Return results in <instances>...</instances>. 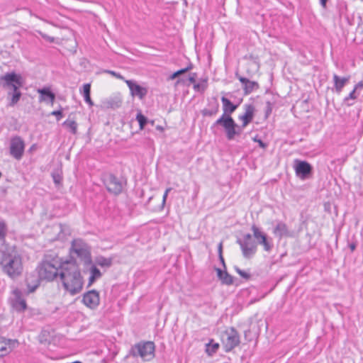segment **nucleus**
<instances>
[{"mask_svg":"<svg viewBox=\"0 0 363 363\" xmlns=\"http://www.w3.org/2000/svg\"><path fill=\"white\" fill-rule=\"evenodd\" d=\"M52 177L54 183L57 186L61 184L62 181V177L59 172H53L52 174Z\"/></svg>","mask_w":363,"mask_h":363,"instance_id":"obj_36","label":"nucleus"},{"mask_svg":"<svg viewBox=\"0 0 363 363\" xmlns=\"http://www.w3.org/2000/svg\"><path fill=\"white\" fill-rule=\"evenodd\" d=\"M272 108L273 104L270 101H267L265 108V116L267 118L272 113Z\"/></svg>","mask_w":363,"mask_h":363,"instance_id":"obj_39","label":"nucleus"},{"mask_svg":"<svg viewBox=\"0 0 363 363\" xmlns=\"http://www.w3.org/2000/svg\"><path fill=\"white\" fill-rule=\"evenodd\" d=\"M103 182L107 191L111 194L118 195L123 191V182L113 174H104Z\"/></svg>","mask_w":363,"mask_h":363,"instance_id":"obj_7","label":"nucleus"},{"mask_svg":"<svg viewBox=\"0 0 363 363\" xmlns=\"http://www.w3.org/2000/svg\"><path fill=\"white\" fill-rule=\"evenodd\" d=\"M225 135L228 140H232L235 138L236 135H240L242 132V128H240L235 122L230 128H228L225 131Z\"/></svg>","mask_w":363,"mask_h":363,"instance_id":"obj_26","label":"nucleus"},{"mask_svg":"<svg viewBox=\"0 0 363 363\" xmlns=\"http://www.w3.org/2000/svg\"><path fill=\"white\" fill-rule=\"evenodd\" d=\"M237 243L240 245L245 258H251L257 252V243L250 233H247L242 238L238 239Z\"/></svg>","mask_w":363,"mask_h":363,"instance_id":"obj_5","label":"nucleus"},{"mask_svg":"<svg viewBox=\"0 0 363 363\" xmlns=\"http://www.w3.org/2000/svg\"><path fill=\"white\" fill-rule=\"evenodd\" d=\"M294 167L296 176L301 179H308L312 174V166L306 161L296 160Z\"/></svg>","mask_w":363,"mask_h":363,"instance_id":"obj_14","label":"nucleus"},{"mask_svg":"<svg viewBox=\"0 0 363 363\" xmlns=\"http://www.w3.org/2000/svg\"><path fill=\"white\" fill-rule=\"evenodd\" d=\"M208 105L210 108H206L201 111L202 115L209 117L216 115L219 111V104L216 99H213V101Z\"/></svg>","mask_w":363,"mask_h":363,"instance_id":"obj_25","label":"nucleus"},{"mask_svg":"<svg viewBox=\"0 0 363 363\" xmlns=\"http://www.w3.org/2000/svg\"><path fill=\"white\" fill-rule=\"evenodd\" d=\"M39 33L40 34V35L42 36L43 38L45 39V40H49L50 42H53L54 41V38H52V37H50L48 36V35L46 34H44L42 32H39Z\"/></svg>","mask_w":363,"mask_h":363,"instance_id":"obj_46","label":"nucleus"},{"mask_svg":"<svg viewBox=\"0 0 363 363\" xmlns=\"http://www.w3.org/2000/svg\"><path fill=\"white\" fill-rule=\"evenodd\" d=\"M219 259H220L221 264H223V267L225 269L226 266H225V261H224V258L223 257V255H220Z\"/></svg>","mask_w":363,"mask_h":363,"instance_id":"obj_50","label":"nucleus"},{"mask_svg":"<svg viewBox=\"0 0 363 363\" xmlns=\"http://www.w3.org/2000/svg\"><path fill=\"white\" fill-rule=\"evenodd\" d=\"M334 87L337 93L340 94L343 87L349 82L350 77H340L337 74H333Z\"/></svg>","mask_w":363,"mask_h":363,"instance_id":"obj_24","label":"nucleus"},{"mask_svg":"<svg viewBox=\"0 0 363 363\" xmlns=\"http://www.w3.org/2000/svg\"><path fill=\"white\" fill-rule=\"evenodd\" d=\"M236 77L242 83L244 94L245 95L251 94L253 91L257 90L259 87V84L257 82L250 81L246 77L238 76V74H236Z\"/></svg>","mask_w":363,"mask_h":363,"instance_id":"obj_20","label":"nucleus"},{"mask_svg":"<svg viewBox=\"0 0 363 363\" xmlns=\"http://www.w3.org/2000/svg\"><path fill=\"white\" fill-rule=\"evenodd\" d=\"M194 88L196 91H203L207 88V82L205 80L201 83L194 84Z\"/></svg>","mask_w":363,"mask_h":363,"instance_id":"obj_37","label":"nucleus"},{"mask_svg":"<svg viewBox=\"0 0 363 363\" xmlns=\"http://www.w3.org/2000/svg\"><path fill=\"white\" fill-rule=\"evenodd\" d=\"M197 74L196 73H191L189 76V80L191 83L195 84Z\"/></svg>","mask_w":363,"mask_h":363,"instance_id":"obj_45","label":"nucleus"},{"mask_svg":"<svg viewBox=\"0 0 363 363\" xmlns=\"http://www.w3.org/2000/svg\"><path fill=\"white\" fill-rule=\"evenodd\" d=\"M255 141L257 142L259 147H262V148H265L267 147V145L261 140H257V139H255Z\"/></svg>","mask_w":363,"mask_h":363,"instance_id":"obj_47","label":"nucleus"},{"mask_svg":"<svg viewBox=\"0 0 363 363\" xmlns=\"http://www.w3.org/2000/svg\"><path fill=\"white\" fill-rule=\"evenodd\" d=\"M25 149V143L20 136H14L10 142V154L16 160H21Z\"/></svg>","mask_w":363,"mask_h":363,"instance_id":"obj_13","label":"nucleus"},{"mask_svg":"<svg viewBox=\"0 0 363 363\" xmlns=\"http://www.w3.org/2000/svg\"><path fill=\"white\" fill-rule=\"evenodd\" d=\"M235 121L232 117H223L220 116L218 119H217L211 125V129L217 127L218 125L222 126L225 131L230 128L233 124H234Z\"/></svg>","mask_w":363,"mask_h":363,"instance_id":"obj_23","label":"nucleus"},{"mask_svg":"<svg viewBox=\"0 0 363 363\" xmlns=\"http://www.w3.org/2000/svg\"><path fill=\"white\" fill-rule=\"evenodd\" d=\"M62 125L67 128L70 133L72 134H76L77 130V123L76 121L73 120H66L63 123Z\"/></svg>","mask_w":363,"mask_h":363,"instance_id":"obj_29","label":"nucleus"},{"mask_svg":"<svg viewBox=\"0 0 363 363\" xmlns=\"http://www.w3.org/2000/svg\"><path fill=\"white\" fill-rule=\"evenodd\" d=\"M59 278L65 290L72 296L79 294L83 288V278L75 261L62 262Z\"/></svg>","mask_w":363,"mask_h":363,"instance_id":"obj_1","label":"nucleus"},{"mask_svg":"<svg viewBox=\"0 0 363 363\" xmlns=\"http://www.w3.org/2000/svg\"><path fill=\"white\" fill-rule=\"evenodd\" d=\"M234 269L242 278L246 280L250 279L251 275L248 272L243 271L237 266L234 267Z\"/></svg>","mask_w":363,"mask_h":363,"instance_id":"obj_35","label":"nucleus"},{"mask_svg":"<svg viewBox=\"0 0 363 363\" xmlns=\"http://www.w3.org/2000/svg\"><path fill=\"white\" fill-rule=\"evenodd\" d=\"M12 296L10 298V304L12 308L18 313L24 312L27 309L28 306L23 292L16 288L12 291Z\"/></svg>","mask_w":363,"mask_h":363,"instance_id":"obj_10","label":"nucleus"},{"mask_svg":"<svg viewBox=\"0 0 363 363\" xmlns=\"http://www.w3.org/2000/svg\"><path fill=\"white\" fill-rule=\"evenodd\" d=\"M192 68V66L191 65H189L184 69H181L175 72H174L170 77H169V79H174L175 78L178 77L179 76L187 72L188 71H189L190 69H191Z\"/></svg>","mask_w":363,"mask_h":363,"instance_id":"obj_33","label":"nucleus"},{"mask_svg":"<svg viewBox=\"0 0 363 363\" xmlns=\"http://www.w3.org/2000/svg\"><path fill=\"white\" fill-rule=\"evenodd\" d=\"M63 262H60L57 258H50L46 257L36 267V272L43 281H52L60 276L61 265Z\"/></svg>","mask_w":363,"mask_h":363,"instance_id":"obj_3","label":"nucleus"},{"mask_svg":"<svg viewBox=\"0 0 363 363\" xmlns=\"http://www.w3.org/2000/svg\"><path fill=\"white\" fill-rule=\"evenodd\" d=\"M0 86L4 88L10 87L13 92L19 91L18 89L22 86V77L14 72H7L0 77Z\"/></svg>","mask_w":363,"mask_h":363,"instance_id":"obj_8","label":"nucleus"},{"mask_svg":"<svg viewBox=\"0 0 363 363\" xmlns=\"http://www.w3.org/2000/svg\"><path fill=\"white\" fill-rule=\"evenodd\" d=\"M251 230L253 233V237L256 240L257 245H260L266 252H270L273 248L272 239L269 238L267 235L262 231L257 226L253 225L251 227Z\"/></svg>","mask_w":363,"mask_h":363,"instance_id":"obj_9","label":"nucleus"},{"mask_svg":"<svg viewBox=\"0 0 363 363\" xmlns=\"http://www.w3.org/2000/svg\"><path fill=\"white\" fill-rule=\"evenodd\" d=\"M223 104V113L221 116L231 117V114L237 109L238 105L233 104L225 96L221 98Z\"/></svg>","mask_w":363,"mask_h":363,"instance_id":"obj_22","label":"nucleus"},{"mask_svg":"<svg viewBox=\"0 0 363 363\" xmlns=\"http://www.w3.org/2000/svg\"><path fill=\"white\" fill-rule=\"evenodd\" d=\"M72 363H82V362H79V361H75V362H72Z\"/></svg>","mask_w":363,"mask_h":363,"instance_id":"obj_55","label":"nucleus"},{"mask_svg":"<svg viewBox=\"0 0 363 363\" xmlns=\"http://www.w3.org/2000/svg\"><path fill=\"white\" fill-rule=\"evenodd\" d=\"M96 262L98 265L103 267H109L112 264V259L104 257H99L96 259Z\"/></svg>","mask_w":363,"mask_h":363,"instance_id":"obj_30","label":"nucleus"},{"mask_svg":"<svg viewBox=\"0 0 363 363\" xmlns=\"http://www.w3.org/2000/svg\"><path fill=\"white\" fill-rule=\"evenodd\" d=\"M328 0H320V4L321 6L324 9L326 8V4Z\"/></svg>","mask_w":363,"mask_h":363,"instance_id":"obj_49","label":"nucleus"},{"mask_svg":"<svg viewBox=\"0 0 363 363\" xmlns=\"http://www.w3.org/2000/svg\"><path fill=\"white\" fill-rule=\"evenodd\" d=\"M40 281H43L40 276L34 273H30L26 276V284L27 286L28 294L33 293L39 287Z\"/></svg>","mask_w":363,"mask_h":363,"instance_id":"obj_17","label":"nucleus"},{"mask_svg":"<svg viewBox=\"0 0 363 363\" xmlns=\"http://www.w3.org/2000/svg\"><path fill=\"white\" fill-rule=\"evenodd\" d=\"M83 96L90 95L91 94V85L90 84H85L83 86V90L82 92Z\"/></svg>","mask_w":363,"mask_h":363,"instance_id":"obj_40","label":"nucleus"},{"mask_svg":"<svg viewBox=\"0 0 363 363\" xmlns=\"http://www.w3.org/2000/svg\"><path fill=\"white\" fill-rule=\"evenodd\" d=\"M71 250L72 252L76 254V255L85 263L91 262L89 247L82 239H74L72 242Z\"/></svg>","mask_w":363,"mask_h":363,"instance_id":"obj_6","label":"nucleus"},{"mask_svg":"<svg viewBox=\"0 0 363 363\" xmlns=\"http://www.w3.org/2000/svg\"><path fill=\"white\" fill-rule=\"evenodd\" d=\"M171 191V188H168L165 190L164 193V195L162 196V204L164 205L166 202V200H167V196H168V194L169 192Z\"/></svg>","mask_w":363,"mask_h":363,"instance_id":"obj_43","label":"nucleus"},{"mask_svg":"<svg viewBox=\"0 0 363 363\" xmlns=\"http://www.w3.org/2000/svg\"><path fill=\"white\" fill-rule=\"evenodd\" d=\"M125 82L130 89L131 96L143 99L147 95V88L140 86L135 81L127 79Z\"/></svg>","mask_w":363,"mask_h":363,"instance_id":"obj_16","label":"nucleus"},{"mask_svg":"<svg viewBox=\"0 0 363 363\" xmlns=\"http://www.w3.org/2000/svg\"><path fill=\"white\" fill-rule=\"evenodd\" d=\"M18 345L17 340L6 339L0 336V357L9 354L15 347Z\"/></svg>","mask_w":363,"mask_h":363,"instance_id":"obj_15","label":"nucleus"},{"mask_svg":"<svg viewBox=\"0 0 363 363\" xmlns=\"http://www.w3.org/2000/svg\"><path fill=\"white\" fill-rule=\"evenodd\" d=\"M359 88H363V82H359L358 84H357L354 89L357 90Z\"/></svg>","mask_w":363,"mask_h":363,"instance_id":"obj_51","label":"nucleus"},{"mask_svg":"<svg viewBox=\"0 0 363 363\" xmlns=\"http://www.w3.org/2000/svg\"><path fill=\"white\" fill-rule=\"evenodd\" d=\"M244 109V113L238 116L239 120L242 122V128L246 127L252 121L255 111L252 104H245Z\"/></svg>","mask_w":363,"mask_h":363,"instance_id":"obj_18","label":"nucleus"},{"mask_svg":"<svg viewBox=\"0 0 363 363\" xmlns=\"http://www.w3.org/2000/svg\"><path fill=\"white\" fill-rule=\"evenodd\" d=\"M21 96V91L13 92L11 101L9 102V106H13L15 104H16L18 101L20 100Z\"/></svg>","mask_w":363,"mask_h":363,"instance_id":"obj_34","label":"nucleus"},{"mask_svg":"<svg viewBox=\"0 0 363 363\" xmlns=\"http://www.w3.org/2000/svg\"><path fill=\"white\" fill-rule=\"evenodd\" d=\"M84 99L86 103H87L89 106H92L94 105V103L91 99L90 95L84 96Z\"/></svg>","mask_w":363,"mask_h":363,"instance_id":"obj_44","label":"nucleus"},{"mask_svg":"<svg viewBox=\"0 0 363 363\" xmlns=\"http://www.w3.org/2000/svg\"><path fill=\"white\" fill-rule=\"evenodd\" d=\"M136 120L139 123L140 129L143 130L144 129L145 125L147 123V118L144 115H143L141 113H138L136 116Z\"/></svg>","mask_w":363,"mask_h":363,"instance_id":"obj_31","label":"nucleus"},{"mask_svg":"<svg viewBox=\"0 0 363 363\" xmlns=\"http://www.w3.org/2000/svg\"><path fill=\"white\" fill-rule=\"evenodd\" d=\"M38 93L40 94L39 101L45 102L48 104L53 105L55 94L50 90L49 87H43L38 89Z\"/></svg>","mask_w":363,"mask_h":363,"instance_id":"obj_19","label":"nucleus"},{"mask_svg":"<svg viewBox=\"0 0 363 363\" xmlns=\"http://www.w3.org/2000/svg\"><path fill=\"white\" fill-rule=\"evenodd\" d=\"M34 147H35V145H32L30 150H34Z\"/></svg>","mask_w":363,"mask_h":363,"instance_id":"obj_54","label":"nucleus"},{"mask_svg":"<svg viewBox=\"0 0 363 363\" xmlns=\"http://www.w3.org/2000/svg\"><path fill=\"white\" fill-rule=\"evenodd\" d=\"M155 345L152 341H140L133 345L128 354V357L140 358L144 362L152 360L155 357Z\"/></svg>","mask_w":363,"mask_h":363,"instance_id":"obj_4","label":"nucleus"},{"mask_svg":"<svg viewBox=\"0 0 363 363\" xmlns=\"http://www.w3.org/2000/svg\"><path fill=\"white\" fill-rule=\"evenodd\" d=\"M356 90L354 89L345 98V101H348L349 99H357V96L355 94Z\"/></svg>","mask_w":363,"mask_h":363,"instance_id":"obj_41","label":"nucleus"},{"mask_svg":"<svg viewBox=\"0 0 363 363\" xmlns=\"http://www.w3.org/2000/svg\"><path fill=\"white\" fill-rule=\"evenodd\" d=\"M104 72L105 73H108L111 75H112L113 77L117 78V79H121V80H123L125 82V79L124 77L120 74V73H118L115 71H113V70H108V69H106L104 71Z\"/></svg>","mask_w":363,"mask_h":363,"instance_id":"obj_38","label":"nucleus"},{"mask_svg":"<svg viewBox=\"0 0 363 363\" xmlns=\"http://www.w3.org/2000/svg\"><path fill=\"white\" fill-rule=\"evenodd\" d=\"M82 303L91 310L96 309L100 303L99 293L94 289L86 291L82 296Z\"/></svg>","mask_w":363,"mask_h":363,"instance_id":"obj_12","label":"nucleus"},{"mask_svg":"<svg viewBox=\"0 0 363 363\" xmlns=\"http://www.w3.org/2000/svg\"><path fill=\"white\" fill-rule=\"evenodd\" d=\"M51 115L55 116L57 117V119L60 120L62 116V110L54 111L51 113Z\"/></svg>","mask_w":363,"mask_h":363,"instance_id":"obj_42","label":"nucleus"},{"mask_svg":"<svg viewBox=\"0 0 363 363\" xmlns=\"http://www.w3.org/2000/svg\"><path fill=\"white\" fill-rule=\"evenodd\" d=\"M350 248L352 251H354L356 248V245L354 243H352L350 245Z\"/></svg>","mask_w":363,"mask_h":363,"instance_id":"obj_53","label":"nucleus"},{"mask_svg":"<svg viewBox=\"0 0 363 363\" xmlns=\"http://www.w3.org/2000/svg\"><path fill=\"white\" fill-rule=\"evenodd\" d=\"M222 249H223V245L222 242H220L218 245V255H222Z\"/></svg>","mask_w":363,"mask_h":363,"instance_id":"obj_52","label":"nucleus"},{"mask_svg":"<svg viewBox=\"0 0 363 363\" xmlns=\"http://www.w3.org/2000/svg\"><path fill=\"white\" fill-rule=\"evenodd\" d=\"M226 339L223 341L224 349L225 352H230L238 345H239L240 335L234 328H230L225 332Z\"/></svg>","mask_w":363,"mask_h":363,"instance_id":"obj_11","label":"nucleus"},{"mask_svg":"<svg viewBox=\"0 0 363 363\" xmlns=\"http://www.w3.org/2000/svg\"><path fill=\"white\" fill-rule=\"evenodd\" d=\"M7 234V225L4 220H0V241L4 240Z\"/></svg>","mask_w":363,"mask_h":363,"instance_id":"obj_32","label":"nucleus"},{"mask_svg":"<svg viewBox=\"0 0 363 363\" xmlns=\"http://www.w3.org/2000/svg\"><path fill=\"white\" fill-rule=\"evenodd\" d=\"M0 267L2 272L12 279L19 277L23 272L22 259L13 247L2 251Z\"/></svg>","mask_w":363,"mask_h":363,"instance_id":"obj_2","label":"nucleus"},{"mask_svg":"<svg viewBox=\"0 0 363 363\" xmlns=\"http://www.w3.org/2000/svg\"><path fill=\"white\" fill-rule=\"evenodd\" d=\"M273 233L276 236H278L280 238L283 237L294 236V233L290 231L286 224L281 221L277 223V225L274 228Z\"/></svg>","mask_w":363,"mask_h":363,"instance_id":"obj_21","label":"nucleus"},{"mask_svg":"<svg viewBox=\"0 0 363 363\" xmlns=\"http://www.w3.org/2000/svg\"><path fill=\"white\" fill-rule=\"evenodd\" d=\"M219 347L218 343H214L211 347V352L214 353L216 352Z\"/></svg>","mask_w":363,"mask_h":363,"instance_id":"obj_48","label":"nucleus"},{"mask_svg":"<svg viewBox=\"0 0 363 363\" xmlns=\"http://www.w3.org/2000/svg\"><path fill=\"white\" fill-rule=\"evenodd\" d=\"M218 278L221 280L222 283L226 285H230L233 283V277L230 275L226 271H222L220 269H216Z\"/></svg>","mask_w":363,"mask_h":363,"instance_id":"obj_28","label":"nucleus"},{"mask_svg":"<svg viewBox=\"0 0 363 363\" xmlns=\"http://www.w3.org/2000/svg\"><path fill=\"white\" fill-rule=\"evenodd\" d=\"M102 276L100 270L94 265L90 267V277L89 278V282L87 287H90L96 280L100 279Z\"/></svg>","mask_w":363,"mask_h":363,"instance_id":"obj_27","label":"nucleus"}]
</instances>
